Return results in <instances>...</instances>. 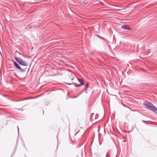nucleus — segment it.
Segmentation results:
<instances>
[{
	"label": "nucleus",
	"mask_w": 157,
	"mask_h": 157,
	"mask_svg": "<svg viewBox=\"0 0 157 157\" xmlns=\"http://www.w3.org/2000/svg\"><path fill=\"white\" fill-rule=\"evenodd\" d=\"M144 104L147 108L151 111L155 113H157V109L152 104L147 101L144 102Z\"/></svg>",
	"instance_id": "nucleus-1"
},
{
	"label": "nucleus",
	"mask_w": 157,
	"mask_h": 157,
	"mask_svg": "<svg viewBox=\"0 0 157 157\" xmlns=\"http://www.w3.org/2000/svg\"><path fill=\"white\" fill-rule=\"evenodd\" d=\"M15 60L20 65L23 66H27L28 64L27 62L20 58L16 57Z\"/></svg>",
	"instance_id": "nucleus-2"
},
{
	"label": "nucleus",
	"mask_w": 157,
	"mask_h": 157,
	"mask_svg": "<svg viewBox=\"0 0 157 157\" xmlns=\"http://www.w3.org/2000/svg\"><path fill=\"white\" fill-rule=\"evenodd\" d=\"M121 28L124 29L130 30L129 26L127 25H122Z\"/></svg>",
	"instance_id": "nucleus-3"
},
{
	"label": "nucleus",
	"mask_w": 157,
	"mask_h": 157,
	"mask_svg": "<svg viewBox=\"0 0 157 157\" xmlns=\"http://www.w3.org/2000/svg\"><path fill=\"white\" fill-rule=\"evenodd\" d=\"M13 63H14V65L19 70L21 69V68L14 61Z\"/></svg>",
	"instance_id": "nucleus-4"
},
{
	"label": "nucleus",
	"mask_w": 157,
	"mask_h": 157,
	"mask_svg": "<svg viewBox=\"0 0 157 157\" xmlns=\"http://www.w3.org/2000/svg\"><path fill=\"white\" fill-rule=\"evenodd\" d=\"M79 82L81 83V85L84 84V81L82 79H78Z\"/></svg>",
	"instance_id": "nucleus-5"
},
{
	"label": "nucleus",
	"mask_w": 157,
	"mask_h": 157,
	"mask_svg": "<svg viewBox=\"0 0 157 157\" xmlns=\"http://www.w3.org/2000/svg\"><path fill=\"white\" fill-rule=\"evenodd\" d=\"M75 85L76 86H81V85H76V83H74Z\"/></svg>",
	"instance_id": "nucleus-6"
},
{
	"label": "nucleus",
	"mask_w": 157,
	"mask_h": 157,
	"mask_svg": "<svg viewBox=\"0 0 157 157\" xmlns=\"http://www.w3.org/2000/svg\"><path fill=\"white\" fill-rule=\"evenodd\" d=\"M17 129H18V132H19V128L18 127H17Z\"/></svg>",
	"instance_id": "nucleus-7"
}]
</instances>
